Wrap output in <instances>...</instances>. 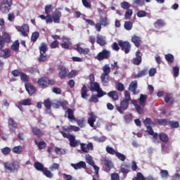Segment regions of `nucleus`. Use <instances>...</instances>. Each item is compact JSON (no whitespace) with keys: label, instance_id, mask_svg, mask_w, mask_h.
Returning a JSON list of instances; mask_svg holds the SVG:
<instances>
[{"label":"nucleus","instance_id":"nucleus-60","mask_svg":"<svg viewBox=\"0 0 180 180\" xmlns=\"http://www.w3.org/2000/svg\"><path fill=\"white\" fill-rule=\"evenodd\" d=\"M131 15H133V10L129 8L125 13V19H130Z\"/></svg>","mask_w":180,"mask_h":180},{"label":"nucleus","instance_id":"nucleus-39","mask_svg":"<svg viewBox=\"0 0 180 180\" xmlns=\"http://www.w3.org/2000/svg\"><path fill=\"white\" fill-rule=\"evenodd\" d=\"M20 105H22L23 106H30L32 105V101H30V98H27L24 100H21L19 101Z\"/></svg>","mask_w":180,"mask_h":180},{"label":"nucleus","instance_id":"nucleus-14","mask_svg":"<svg viewBox=\"0 0 180 180\" xmlns=\"http://www.w3.org/2000/svg\"><path fill=\"white\" fill-rule=\"evenodd\" d=\"M52 19L54 23H60L61 19V11H55L52 14Z\"/></svg>","mask_w":180,"mask_h":180},{"label":"nucleus","instance_id":"nucleus-3","mask_svg":"<svg viewBox=\"0 0 180 180\" xmlns=\"http://www.w3.org/2000/svg\"><path fill=\"white\" fill-rule=\"evenodd\" d=\"M110 56H112L110 51L104 49L97 54L96 59L98 61H103V60H109Z\"/></svg>","mask_w":180,"mask_h":180},{"label":"nucleus","instance_id":"nucleus-34","mask_svg":"<svg viewBox=\"0 0 180 180\" xmlns=\"http://www.w3.org/2000/svg\"><path fill=\"white\" fill-rule=\"evenodd\" d=\"M100 24L102 26H109V19L108 17H101L100 18Z\"/></svg>","mask_w":180,"mask_h":180},{"label":"nucleus","instance_id":"nucleus-52","mask_svg":"<svg viewBox=\"0 0 180 180\" xmlns=\"http://www.w3.org/2000/svg\"><path fill=\"white\" fill-rule=\"evenodd\" d=\"M86 92V86L83 85L82 89V98H83L84 99H86V96H88V94Z\"/></svg>","mask_w":180,"mask_h":180},{"label":"nucleus","instance_id":"nucleus-40","mask_svg":"<svg viewBox=\"0 0 180 180\" xmlns=\"http://www.w3.org/2000/svg\"><path fill=\"white\" fill-rule=\"evenodd\" d=\"M160 176L162 179H167L169 176V173H168V170L162 169L160 170Z\"/></svg>","mask_w":180,"mask_h":180},{"label":"nucleus","instance_id":"nucleus-19","mask_svg":"<svg viewBox=\"0 0 180 180\" xmlns=\"http://www.w3.org/2000/svg\"><path fill=\"white\" fill-rule=\"evenodd\" d=\"M10 56H11L10 49H0V57H2L3 58H9Z\"/></svg>","mask_w":180,"mask_h":180},{"label":"nucleus","instance_id":"nucleus-7","mask_svg":"<svg viewBox=\"0 0 180 180\" xmlns=\"http://www.w3.org/2000/svg\"><path fill=\"white\" fill-rule=\"evenodd\" d=\"M136 57L132 59V63L134 65H140L141 64V61H143V53L140 50L136 51L135 53Z\"/></svg>","mask_w":180,"mask_h":180},{"label":"nucleus","instance_id":"nucleus-38","mask_svg":"<svg viewBox=\"0 0 180 180\" xmlns=\"http://www.w3.org/2000/svg\"><path fill=\"white\" fill-rule=\"evenodd\" d=\"M103 72L101 74L103 75H109V74H110V67L108 64L103 66Z\"/></svg>","mask_w":180,"mask_h":180},{"label":"nucleus","instance_id":"nucleus-42","mask_svg":"<svg viewBox=\"0 0 180 180\" xmlns=\"http://www.w3.org/2000/svg\"><path fill=\"white\" fill-rule=\"evenodd\" d=\"M40 37V33L39 32H34L32 34L31 40L33 43H36L37 41V39Z\"/></svg>","mask_w":180,"mask_h":180},{"label":"nucleus","instance_id":"nucleus-41","mask_svg":"<svg viewBox=\"0 0 180 180\" xmlns=\"http://www.w3.org/2000/svg\"><path fill=\"white\" fill-rule=\"evenodd\" d=\"M105 150L108 154H110V155H116V154L117 153V151H116L113 148L109 146H106Z\"/></svg>","mask_w":180,"mask_h":180},{"label":"nucleus","instance_id":"nucleus-20","mask_svg":"<svg viewBox=\"0 0 180 180\" xmlns=\"http://www.w3.org/2000/svg\"><path fill=\"white\" fill-rule=\"evenodd\" d=\"M95 122H96V115H95V112H90V117L88 119L87 122L89 123L91 127H94L95 126Z\"/></svg>","mask_w":180,"mask_h":180},{"label":"nucleus","instance_id":"nucleus-23","mask_svg":"<svg viewBox=\"0 0 180 180\" xmlns=\"http://www.w3.org/2000/svg\"><path fill=\"white\" fill-rule=\"evenodd\" d=\"M107 95L114 101H119V94H117V91H111L108 92Z\"/></svg>","mask_w":180,"mask_h":180},{"label":"nucleus","instance_id":"nucleus-31","mask_svg":"<svg viewBox=\"0 0 180 180\" xmlns=\"http://www.w3.org/2000/svg\"><path fill=\"white\" fill-rule=\"evenodd\" d=\"M159 139L160 141H162V143H168V141H169V138L168 137V135L164 133L159 134Z\"/></svg>","mask_w":180,"mask_h":180},{"label":"nucleus","instance_id":"nucleus-61","mask_svg":"<svg viewBox=\"0 0 180 180\" xmlns=\"http://www.w3.org/2000/svg\"><path fill=\"white\" fill-rule=\"evenodd\" d=\"M96 92L97 98H102V96H105V95H106V92L103 91L101 89H98Z\"/></svg>","mask_w":180,"mask_h":180},{"label":"nucleus","instance_id":"nucleus-18","mask_svg":"<svg viewBox=\"0 0 180 180\" xmlns=\"http://www.w3.org/2000/svg\"><path fill=\"white\" fill-rule=\"evenodd\" d=\"M131 103L135 107V109L139 115L144 113V108H141L140 105L137 104V100H131Z\"/></svg>","mask_w":180,"mask_h":180},{"label":"nucleus","instance_id":"nucleus-11","mask_svg":"<svg viewBox=\"0 0 180 180\" xmlns=\"http://www.w3.org/2000/svg\"><path fill=\"white\" fill-rule=\"evenodd\" d=\"M18 32H20L22 36H23L24 37H27V36H29V34H27L29 33V25L23 24L18 30Z\"/></svg>","mask_w":180,"mask_h":180},{"label":"nucleus","instance_id":"nucleus-16","mask_svg":"<svg viewBox=\"0 0 180 180\" xmlns=\"http://www.w3.org/2000/svg\"><path fill=\"white\" fill-rule=\"evenodd\" d=\"M25 89L28 92L29 95H33L36 92V87L30 83H25Z\"/></svg>","mask_w":180,"mask_h":180},{"label":"nucleus","instance_id":"nucleus-64","mask_svg":"<svg viewBox=\"0 0 180 180\" xmlns=\"http://www.w3.org/2000/svg\"><path fill=\"white\" fill-rule=\"evenodd\" d=\"M111 180H120V176L117 173L111 174Z\"/></svg>","mask_w":180,"mask_h":180},{"label":"nucleus","instance_id":"nucleus-48","mask_svg":"<svg viewBox=\"0 0 180 180\" xmlns=\"http://www.w3.org/2000/svg\"><path fill=\"white\" fill-rule=\"evenodd\" d=\"M143 123L146 127H150L152 124H154V122H153V120H151V118L150 117L146 118V120L143 121Z\"/></svg>","mask_w":180,"mask_h":180},{"label":"nucleus","instance_id":"nucleus-10","mask_svg":"<svg viewBox=\"0 0 180 180\" xmlns=\"http://www.w3.org/2000/svg\"><path fill=\"white\" fill-rule=\"evenodd\" d=\"M96 43L99 44L101 47H105L108 42L106 41V37L102 35H97L96 37Z\"/></svg>","mask_w":180,"mask_h":180},{"label":"nucleus","instance_id":"nucleus-58","mask_svg":"<svg viewBox=\"0 0 180 180\" xmlns=\"http://www.w3.org/2000/svg\"><path fill=\"white\" fill-rule=\"evenodd\" d=\"M116 88L117 91H119L120 92H123V91H124V84H123V83L120 82L116 84Z\"/></svg>","mask_w":180,"mask_h":180},{"label":"nucleus","instance_id":"nucleus-4","mask_svg":"<svg viewBox=\"0 0 180 180\" xmlns=\"http://www.w3.org/2000/svg\"><path fill=\"white\" fill-rule=\"evenodd\" d=\"M118 44L122 50L125 54H129L131 50V44L129 41H118Z\"/></svg>","mask_w":180,"mask_h":180},{"label":"nucleus","instance_id":"nucleus-21","mask_svg":"<svg viewBox=\"0 0 180 180\" xmlns=\"http://www.w3.org/2000/svg\"><path fill=\"white\" fill-rule=\"evenodd\" d=\"M32 131L33 134H34V136H37V137H38V138H40V137L44 136V133L43 132V131H41V129H40L37 127H32Z\"/></svg>","mask_w":180,"mask_h":180},{"label":"nucleus","instance_id":"nucleus-17","mask_svg":"<svg viewBox=\"0 0 180 180\" xmlns=\"http://www.w3.org/2000/svg\"><path fill=\"white\" fill-rule=\"evenodd\" d=\"M68 69L65 68H62L60 70V72L58 73V77L60 78V79H65L67 77H68Z\"/></svg>","mask_w":180,"mask_h":180},{"label":"nucleus","instance_id":"nucleus-32","mask_svg":"<svg viewBox=\"0 0 180 180\" xmlns=\"http://www.w3.org/2000/svg\"><path fill=\"white\" fill-rule=\"evenodd\" d=\"M34 143L36 146H37L39 150H43V148H46V146H47V143L44 141H40L39 142H37V140H34Z\"/></svg>","mask_w":180,"mask_h":180},{"label":"nucleus","instance_id":"nucleus-37","mask_svg":"<svg viewBox=\"0 0 180 180\" xmlns=\"http://www.w3.org/2000/svg\"><path fill=\"white\" fill-rule=\"evenodd\" d=\"M124 27L125 30H131L133 29V22H131V21H125Z\"/></svg>","mask_w":180,"mask_h":180},{"label":"nucleus","instance_id":"nucleus-13","mask_svg":"<svg viewBox=\"0 0 180 180\" xmlns=\"http://www.w3.org/2000/svg\"><path fill=\"white\" fill-rule=\"evenodd\" d=\"M76 51H77V53H79V54H84V56H86V54H89V51H91L89 48L83 49L82 47H81V44H77Z\"/></svg>","mask_w":180,"mask_h":180},{"label":"nucleus","instance_id":"nucleus-36","mask_svg":"<svg viewBox=\"0 0 180 180\" xmlns=\"http://www.w3.org/2000/svg\"><path fill=\"white\" fill-rule=\"evenodd\" d=\"M148 73V70L147 69H143L138 72V74L135 76V78H141V77H146Z\"/></svg>","mask_w":180,"mask_h":180},{"label":"nucleus","instance_id":"nucleus-28","mask_svg":"<svg viewBox=\"0 0 180 180\" xmlns=\"http://www.w3.org/2000/svg\"><path fill=\"white\" fill-rule=\"evenodd\" d=\"M34 167L35 169H37V171H40L41 172H43L44 171V169L46 168L44 167V165H43V164L39 162H35L34 164Z\"/></svg>","mask_w":180,"mask_h":180},{"label":"nucleus","instance_id":"nucleus-63","mask_svg":"<svg viewBox=\"0 0 180 180\" xmlns=\"http://www.w3.org/2000/svg\"><path fill=\"white\" fill-rule=\"evenodd\" d=\"M121 7L122 8V9H125L126 11H127L129 8H130V4H129V2L124 1L121 3Z\"/></svg>","mask_w":180,"mask_h":180},{"label":"nucleus","instance_id":"nucleus-35","mask_svg":"<svg viewBox=\"0 0 180 180\" xmlns=\"http://www.w3.org/2000/svg\"><path fill=\"white\" fill-rule=\"evenodd\" d=\"M104 164L108 169H112L113 168V162H112V160L108 158H105L104 160Z\"/></svg>","mask_w":180,"mask_h":180},{"label":"nucleus","instance_id":"nucleus-33","mask_svg":"<svg viewBox=\"0 0 180 180\" xmlns=\"http://www.w3.org/2000/svg\"><path fill=\"white\" fill-rule=\"evenodd\" d=\"M90 91H91V92H94L95 91L96 92L97 91H99V89H101V86H99V83L98 82H93V84H90Z\"/></svg>","mask_w":180,"mask_h":180},{"label":"nucleus","instance_id":"nucleus-51","mask_svg":"<svg viewBox=\"0 0 180 180\" xmlns=\"http://www.w3.org/2000/svg\"><path fill=\"white\" fill-rule=\"evenodd\" d=\"M44 105L48 110L51 109V102L50 101V98H48L44 101Z\"/></svg>","mask_w":180,"mask_h":180},{"label":"nucleus","instance_id":"nucleus-59","mask_svg":"<svg viewBox=\"0 0 180 180\" xmlns=\"http://www.w3.org/2000/svg\"><path fill=\"white\" fill-rule=\"evenodd\" d=\"M86 162H87V164H89V165H94L95 162H94V159H92L91 155H89L86 158Z\"/></svg>","mask_w":180,"mask_h":180},{"label":"nucleus","instance_id":"nucleus-30","mask_svg":"<svg viewBox=\"0 0 180 180\" xmlns=\"http://www.w3.org/2000/svg\"><path fill=\"white\" fill-rule=\"evenodd\" d=\"M39 51L41 53H45L49 51V46H47V44L42 42L41 46H39Z\"/></svg>","mask_w":180,"mask_h":180},{"label":"nucleus","instance_id":"nucleus-46","mask_svg":"<svg viewBox=\"0 0 180 180\" xmlns=\"http://www.w3.org/2000/svg\"><path fill=\"white\" fill-rule=\"evenodd\" d=\"M11 151H12V149L8 146L1 148V153L4 155H9L11 154Z\"/></svg>","mask_w":180,"mask_h":180},{"label":"nucleus","instance_id":"nucleus-8","mask_svg":"<svg viewBox=\"0 0 180 180\" xmlns=\"http://www.w3.org/2000/svg\"><path fill=\"white\" fill-rule=\"evenodd\" d=\"M8 127L11 132L16 131L18 129V123L12 117H8Z\"/></svg>","mask_w":180,"mask_h":180},{"label":"nucleus","instance_id":"nucleus-47","mask_svg":"<svg viewBox=\"0 0 180 180\" xmlns=\"http://www.w3.org/2000/svg\"><path fill=\"white\" fill-rule=\"evenodd\" d=\"M42 172L47 178H53V173L50 170H48L47 167H45Z\"/></svg>","mask_w":180,"mask_h":180},{"label":"nucleus","instance_id":"nucleus-9","mask_svg":"<svg viewBox=\"0 0 180 180\" xmlns=\"http://www.w3.org/2000/svg\"><path fill=\"white\" fill-rule=\"evenodd\" d=\"M37 84L39 88H43L44 89L49 88V77H44L39 79Z\"/></svg>","mask_w":180,"mask_h":180},{"label":"nucleus","instance_id":"nucleus-50","mask_svg":"<svg viewBox=\"0 0 180 180\" xmlns=\"http://www.w3.org/2000/svg\"><path fill=\"white\" fill-rule=\"evenodd\" d=\"M1 37H4V41L6 43H11V35L8 32H4Z\"/></svg>","mask_w":180,"mask_h":180},{"label":"nucleus","instance_id":"nucleus-22","mask_svg":"<svg viewBox=\"0 0 180 180\" xmlns=\"http://www.w3.org/2000/svg\"><path fill=\"white\" fill-rule=\"evenodd\" d=\"M131 41H132V43H134V46L136 47H140L141 43V38L140 37L134 35L131 37Z\"/></svg>","mask_w":180,"mask_h":180},{"label":"nucleus","instance_id":"nucleus-45","mask_svg":"<svg viewBox=\"0 0 180 180\" xmlns=\"http://www.w3.org/2000/svg\"><path fill=\"white\" fill-rule=\"evenodd\" d=\"M22 150L23 148L22 146H15L13 148V153H14L15 154H22Z\"/></svg>","mask_w":180,"mask_h":180},{"label":"nucleus","instance_id":"nucleus-57","mask_svg":"<svg viewBox=\"0 0 180 180\" xmlns=\"http://www.w3.org/2000/svg\"><path fill=\"white\" fill-rule=\"evenodd\" d=\"M116 157L118 158V160H120V161H125L126 160V155L117 152V153L115 154Z\"/></svg>","mask_w":180,"mask_h":180},{"label":"nucleus","instance_id":"nucleus-53","mask_svg":"<svg viewBox=\"0 0 180 180\" xmlns=\"http://www.w3.org/2000/svg\"><path fill=\"white\" fill-rule=\"evenodd\" d=\"M47 60V55L46 53H41L39 57V63H44Z\"/></svg>","mask_w":180,"mask_h":180},{"label":"nucleus","instance_id":"nucleus-24","mask_svg":"<svg viewBox=\"0 0 180 180\" xmlns=\"http://www.w3.org/2000/svg\"><path fill=\"white\" fill-rule=\"evenodd\" d=\"M120 171L122 174H129L130 172V165L124 162L121 165Z\"/></svg>","mask_w":180,"mask_h":180},{"label":"nucleus","instance_id":"nucleus-55","mask_svg":"<svg viewBox=\"0 0 180 180\" xmlns=\"http://www.w3.org/2000/svg\"><path fill=\"white\" fill-rule=\"evenodd\" d=\"M11 50L18 51L19 50V41H15L11 46Z\"/></svg>","mask_w":180,"mask_h":180},{"label":"nucleus","instance_id":"nucleus-56","mask_svg":"<svg viewBox=\"0 0 180 180\" xmlns=\"http://www.w3.org/2000/svg\"><path fill=\"white\" fill-rule=\"evenodd\" d=\"M165 60H167L168 63H174V55L171 53L165 55Z\"/></svg>","mask_w":180,"mask_h":180},{"label":"nucleus","instance_id":"nucleus-6","mask_svg":"<svg viewBox=\"0 0 180 180\" xmlns=\"http://www.w3.org/2000/svg\"><path fill=\"white\" fill-rule=\"evenodd\" d=\"M129 102L126 100H122L120 102V106H117V110L121 115H123L124 113V110H127L129 108Z\"/></svg>","mask_w":180,"mask_h":180},{"label":"nucleus","instance_id":"nucleus-27","mask_svg":"<svg viewBox=\"0 0 180 180\" xmlns=\"http://www.w3.org/2000/svg\"><path fill=\"white\" fill-rule=\"evenodd\" d=\"M169 145H167L166 143L161 144V153L162 154H168L169 153Z\"/></svg>","mask_w":180,"mask_h":180},{"label":"nucleus","instance_id":"nucleus-44","mask_svg":"<svg viewBox=\"0 0 180 180\" xmlns=\"http://www.w3.org/2000/svg\"><path fill=\"white\" fill-rule=\"evenodd\" d=\"M101 79L103 84H108L110 81L109 75H101Z\"/></svg>","mask_w":180,"mask_h":180},{"label":"nucleus","instance_id":"nucleus-25","mask_svg":"<svg viewBox=\"0 0 180 180\" xmlns=\"http://www.w3.org/2000/svg\"><path fill=\"white\" fill-rule=\"evenodd\" d=\"M153 25L156 29H160V27H164V26H165V21L162 19H158Z\"/></svg>","mask_w":180,"mask_h":180},{"label":"nucleus","instance_id":"nucleus-26","mask_svg":"<svg viewBox=\"0 0 180 180\" xmlns=\"http://www.w3.org/2000/svg\"><path fill=\"white\" fill-rule=\"evenodd\" d=\"M74 110L71 108H68L66 113H68V119L70 122H72L73 120H75V116L74 115Z\"/></svg>","mask_w":180,"mask_h":180},{"label":"nucleus","instance_id":"nucleus-5","mask_svg":"<svg viewBox=\"0 0 180 180\" xmlns=\"http://www.w3.org/2000/svg\"><path fill=\"white\" fill-rule=\"evenodd\" d=\"M12 6V0H4L0 5V11L2 13H8Z\"/></svg>","mask_w":180,"mask_h":180},{"label":"nucleus","instance_id":"nucleus-49","mask_svg":"<svg viewBox=\"0 0 180 180\" xmlns=\"http://www.w3.org/2000/svg\"><path fill=\"white\" fill-rule=\"evenodd\" d=\"M20 77L22 82H29V76H27V75H26L25 73L22 72Z\"/></svg>","mask_w":180,"mask_h":180},{"label":"nucleus","instance_id":"nucleus-43","mask_svg":"<svg viewBox=\"0 0 180 180\" xmlns=\"http://www.w3.org/2000/svg\"><path fill=\"white\" fill-rule=\"evenodd\" d=\"M169 126L171 129H178L179 127V122L178 121H169Z\"/></svg>","mask_w":180,"mask_h":180},{"label":"nucleus","instance_id":"nucleus-15","mask_svg":"<svg viewBox=\"0 0 180 180\" xmlns=\"http://www.w3.org/2000/svg\"><path fill=\"white\" fill-rule=\"evenodd\" d=\"M71 167H72V168H74V169H82V168H83V169H85V168H86V163H85V162L84 161H80L77 163H72L71 164Z\"/></svg>","mask_w":180,"mask_h":180},{"label":"nucleus","instance_id":"nucleus-12","mask_svg":"<svg viewBox=\"0 0 180 180\" xmlns=\"http://www.w3.org/2000/svg\"><path fill=\"white\" fill-rule=\"evenodd\" d=\"M148 98V96L146 94H140V97L139 98V102L140 106L144 109L146 105H147V98Z\"/></svg>","mask_w":180,"mask_h":180},{"label":"nucleus","instance_id":"nucleus-62","mask_svg":"<svg viewBox=\"0 0 180 180\" xmlns=\"http://www.w3.org/2000/svg\"><path fill=\"white\" fill-rule=\"evenodd\" d=\"M58 44H60V42H58L57 40H55L50 44V47L51 49H57V47H58Z\"/></svg>","mask_w":180,"mask_h":180},{"label":"nucleus","instance_id":"nucleus-29","mask_svg":"<svg viewBox=\"0 0 180 180\" xmlns=\"http://www.w3.org/2000/svg\"><path fill=\"white\" fill-rule=\"evenodd\" d=\"M129 90L131 91V92H133V94H136V91L137 90V81H134L131 82L129 86Z\"/></svg>","mask_w":180,"mask_h":180},{"label":"nucleus","instance_id":"nucleus-1","mask_svg":"<svg viewBox=\"0 0 180 180\" xmlns=\"http://www.w3.org/2000/svg\"><path fill=\"white\" fill-rule=\"evenodd\" d=\"M63 131H60V134H62L64 139H68L69 140L70 147H77L78 141L75 139V135L65 133V131H68V132L71 131V126L67 127H63Z\"/></svg>","mask_w":180,"mask_h":180},{"label":"nucleus","instance_id":"nucleus-54","mask_svg":"<svg viewBox=\"0 0 180 180\" xmlns=\"http://www.w3.org/2000/svg\"><path fill=\"white\" fill-rule=\"evenodd\" d=\"M173 72L174 78H176L179 75V66L173 67Z\"/></svg>","mask_w":180,"mask_h":180},{"label":"nucleus","instance_id":"nucleus-2","mask_svg":"<svg viewBox=\"0 0 180 180\" xmlns=\"http://www.w3.org/2000/svg\"><path fill=\"white\" fill-rule=\"evenodd\" d=\"M4 167L6 171L8 172H15V171H18L19 168H20V164L18 162H6L4 163Z\"/></svg>","mask_w":180,"mask_h":180}]
</instances>
